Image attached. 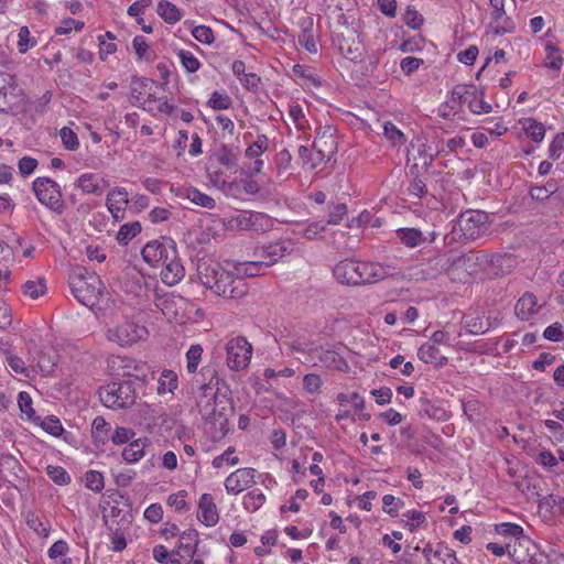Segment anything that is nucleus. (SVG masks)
Returning a JSON list of instances; mask_svg holds the SVG:
<instances>
[{
	"label": "nucleus",
	"mask_w": 564,
	"mask_h": 564,
	"mask_svg": "<svg viewBox=\"0 0 564 564\" xmlns=\"http://www.w3.org/2000/svg\"><path fill=\"white\" fill-rule=\"evenodd\" d=\"M68 285L74 297L91 310L108 295L102 280L82 265H74L69 269Z\"/></svg>",
	"instance_id": "2"
},
{
	"label": "nucleus",
	"mask_w": 564,
	"mask_h": 564,
	"mask_svg": "<svg viewBox=\"0 0 564 564\" xmlns=\"http://www.w3.org/2000/svg\"><path fill=\"white\" fill-rule=\"evenodd\" d=\"M301 32L299 34V43L310 53L317 52V43L314 39L313 28L314 20L312 17H305L300 21Z\"/></svg>",
	"instance_id": "24"
},
{
	"label": "nucleus",
	"mask_w": 564,
	"mask_h": 564,
	"mask_svg": "<svg viewBox=\"0 0 564 564\" xmlns=\"http://www.w3.org/2000/svg\"><path fill=\"white\" fill-rule=\"evenodd\" d=\"M198 509V520L202 521L206 527H213L218 522L219 514L212 495L203 494L200 496Z\"/></svg>",
	"instance_id": "20"
},
{
	"label": "nucleus",
	"mask_w": 564,
	"mask_h": 564,
	"mask_svg": "<svg viewBox=\"0 0 564 564\" xmlns=\"http://www.w3.org/2000/svg\"><path fill=\"white\" fill-rule=\"evenodd\" d=\"M419 358L425 364H433L437 368H442L448 364V359L441 355L437 346L431 343L423 344L417 352Z\"/></svg>",
	"instance_id": "25"
},
{
	"label": "nucleus",
	"mask_w": 564,
	"mask_h": 564,
	"mask_svg": "<svg viewBox=\"0 0 564 564\" xmlns=\"http://www.w3.org/2000/svg\"><path fill=\"white\" fill-rule=\"evenodd\" d=\"M333 42L346 59L354 63L361 62L365 47L355 30L346 29V33L336 34Z\"/></svg>",
	"instance_id": "10"
},
{
	"label": "nucleus",
	"mask_w": 564,
	"mask_h": 564,
	"mask_svg": "<svg viewBox=\"0 0 564 564\" xmlns=\"http://www.w3.org/2000/svg\"><path fill=\"white\" fill-rule=\"evenodd\" d=\"M18 404L22 413L26 414L28 419L34 423H37L41 417L36 415L32 408V399L28 392H20L18 395Z\"/></svg>",
	"instance_id": "43"
},
{
	"label": "nucleus",
	"mask_w": 564,
	"mask_h": 564,
	"mask_svg": "<svg viewBox=\"0 0 564 564\" xmlns=\"http://www.w3.org/2000/svg\"><path fill=\"white\" fill-rule=\"evenodd\" d=\"M195 40L204 44H212L215 40L213 30L207 25H197L192 30Z\"/></svg>",
	"instance_id": "59"
},
{
	"label": "nucleus",
	"mask_w": 564,
	"mask_h": 564,
	"mask_svg": "<svg viewBox=\"0 0 564 564\" xmlns=\"http://www.w3.org/2000/svg\"><path fill=\"white\" fill-rule=\"evenodd\" d=\"M154 82L148 78L133 77L129 100L133 106L142 105V95Z\"/></svg>",
	"instance_id": "34"
},
{
	"label": "nucleus",
	"mask_w": 564,
	"mask_h": 564,
	"mask_svg": "<svg viewBox=\"0 0 564 564\" xmlns=\"http://www.w3.org/2000/svg\"><path fill=\"white\" fill-rule=\"evenodd\" d=\"M269 149V139L265 134H259L245 151V156L250 160L261 159V155Z\"/></svg>",
	"instance_id": "35"
},
{
	"label": "nucleus",
	"mask_w": 564,
	"mask_h": 564,
	"mask_svg": "<svg viewBox=\"0 0 564 564\" xmlns=\"http://www.w3.org/2000/svg\"><path fill=\"white\" fill-rule=\"evenodd\" d=\"M431 564H458L455 551L438 543L434 551V558Z\"/></svg>",
	"instance_id": "38"
},
{
	"label": "nucleus",
	"mask_w": 564,
	"mask_h": 564,
	"mask_svg": "<svg viewBox=\"0 0 564 564\" xmlns=\"http://www.w3.org/2000/svg\"><path fill=\"white\" fill-rule=\"evenodd\" d=\"M311 359L314 365L319 364L327 369L346 371L349 368L345 358L338 351L329 348L318 347L313 349Z\"/></svg>",
	"instance_id": "15"
},
{
	"label": "nucleus",
	"mask_w": 564,
	"mask_h": 564,
	"mask_svg": "<svg viewBox=\"0 0 564 564\" xmlns=\"http://www.w3.org/2000/svg\"><path fill=\"white\" fill-rule=\"evenodd\" d=\"M357 269L361 284L375 283L386 276V269L380 263L358 261Z\"/></svg>",
	"instance_id": "22"
},
{
	"label": "nucleus",
	"mask_w": 564,
	"mask_h": 564,
	"mask_svg": "<svg viewBox=\"0 0 564 564\" xmlns=\"http://www.w3.org/2000/svg\"><path fill=\"white\" fill-rule=\"evenodd\" d=\"M14 261L13 249H0V281L9 279L10 265Z\"/></svg>",
	"instance_id": "48"
},
{
	"label": "nucleus",
	"mask_w": 564,
	"mask_h": 564,
	"mask_svg": "<svg viewBox=\"0 0 564 564\" xmlns=\"http://www.w3.org/2000/svg\"><path fill=\"white\" fill-rule=\"evenodd\" d=\"M322 386V379L316 373H307L303 379V387L308 393H314L319 390Z\"/></svg>",
	"instance_id": "64"
},
{
	"label": "nucleus",
	"mask_w": 564,
	"mask_h": 564,
	"mask_svg": "<svg viewBox=\"0 0 564 564\" xmlns=\"http://www.w3.org/2000/svg\"><path fill=\"white\" fill-rule=\"evenodd\" d=\"M188 301L173 293L164 295H155V306L163 313V315L171 322L183 323L187 317Z\"/></svg>",
	"instance_id": "8"
},
{
	"label": "nucleus",
	"mask_w": 564,
	"mask_h": 564,
	"mask_svg": "<svg viewBox=\"0 0 564 564\" xmlns=\"http://www.w3.org/2000/svg\"><path fill=\"white\" fill-rule=\"evenodd\" d=\"M4 356H6V362L12 371H14L18 375H23L24 377H29L28 368L22 358L13 355L9 350L4 351Z\"/></svg>",
	"instance_id": "50"
},
{
	"label": "nucleus",
	"mask_w": 564,
	"mask_h": 564,
	"mask_svg": "<svg viewBox=\"0 0 564 564\" xmlns=\"http://www.w3.org/2000/svg\"><path fill=\"white\" fill-rule=\"evenodd\" d=\"M144 456V444L141 440L130 442L122 452V458L129 463H135Z\"/></svg>",
	"instance_id": "36"
},
{
	"label": "nucleus",
	"mask_w": 564,
	"mask_h": 564,
	"mask_svg": "<svg viewBox=\"0 0 564 564\" xmlns=\"http://www.w3.org/2000/svg\"><path fill=\"white\" fill-rule=\"evenodd\" d=\"M525 133L532 141L541 142L545 135V128L542 123L530 119L528 126L525 127Z\"/></svg>",
	"instance_id": "58"
},
{
	"label": "nucleus",
	"mask_w": 564,
	"mask_h": 564,
	"mask_svg": "<svg viewBox=\"0 0 564 564\" xmlns=\"http://www.w3.org/2000/svg\"><path fill=\"white\" fill-rule=\"evenodd\" d=\"M147 336V328L131 321H124L107 332V338L121 347L131 346Z\"/></svg>",
	"instance_id": "7"
},
{
	"label": "nucleus",
	"mask_w": 564,
	"mask_h": 564,
	"mask_svg": "<svg viewBox=\"0 0 564 564\" xmlns=\"http://www.w3.org/2000/svg\"><path fill=\"white\" fill-rule=\"evenodd\" d=\"M408 134L390 122V148L395 149L397 155H408Z\"/></svg>",
	"instance_id": "31"
},
{
	"label": "nucleus",
	"mask_w": 564,
	"mask_h": 564,
	"mask_svg": "<svg viewBox=\"0 0 564 564\" xmlns=\"http://www.w3.org/2000/svg\"><path fill=\"white\" fill-rule=\"evenodd\" d=\"M466 330L473 335L484 334L489 329L488 321L479 314H468L463 318Z\"/></svg>",
	"instance_id": "32"
},
{
	"label": "nucleus",
	"mask_w": 564,
	"mask_h": 564,
	"mask_svg": "<svg viewBox=\"0 0 564 564\" xmlns=\"http://www.w3.org/2000/svg\"><path fill=\"white\" fill-rule=\"evenodd\" d=\"M134 436V432L131 429L118 426L111 435V441L116 445L128 443Z\"/></svg>",
	"instance_id": "61"
},
{
	"label": "nucleus",
	"mask_w": 564,
	"mask_h": 564,
	"mask_svg": "<svg viewBox=\"0 0 564 564\" xmlns=\"http://www.w3.org/2000/svg\"><path fill=\"white\" fill-rule=\"evenodd\" d=\"M59 135L65 149L75 151L79 147L77 134L68 127H64L59 131Z\"/></svg>",
	"instance_id": "56"
},
{
	"label": "nucleus",
	"mask_w": 564,
	"mask_h": 564,
	"mask_svg": "<svg viewBox=\"0 0 564 564\" xmlns=\"http://www.w3.org/2000/svg\"><path fill=\"white\" fill-rule=\"evenodd\" d=\"M545 339L551 341H561L564 339V332L562 329V325L560 323H554L547 326L543 333Z\"/></svg>",
	"instance_id": "62"
},
{
	"label": "nucleus",
	"mask_w": 564,
	"mask_h": 564,
	"mask_svg": "<svg viewBox=\"0 0 564 564\" xmlns=\"http://www.w3.org/2000/svg\"><path fill=\"white\" fill-rule=\"evenodd\" d=\"M37 423H40L41 427L46 433L53 436H59L64 432L61 421L53 415L47 416L44 420H40Z\"/></svg>",
	"instance_id": "55"
},
{
	"label": "nucleus",
	"mask_w": 564,
	"mask_h": 564,
	"mask_svg": "<svg viewBox=\"0 0 564 564\" xmlns=\"http://www.w3.org/2000/svg\"><path fill=\"white\" fill-rule=\"evenodd\" d=\"M156 12L170 24L178 22L182 18L180 9L167 0L159 1Z\"/></svg>",
	"instance_id": "33"
},
{
	"label": "nucleus",
	"mask_w": 564,
	"mask_h": 564,
	"mask_svg": "<svg viewBox=\"0 0 564 564\" xmlns=\"http://www.w3.org/2000/svg\"><path fill=\"white\" fill-rule=\"evenodd\" d=\"M400 242L405 247H416L421 243L427 242V239L423 236V234L415 228H399L395 230ZM434 240V234H432V238L429 242Z\"/></svg>",
	"instance_id": "27"
},
{
	"label": "nucleus",
	"mask_w": 564,
	"mask_h": 564,
	"mask_svg": "<svg viewBox=\"0 0 564 564\" xmlns=\"http://www.w3.org/2000/svg\"><path fill=\"white\" fill-rule=\"evenodd\" d=\"M177 56L188 73H195L198 70L200 63L191 52L181 50L177 53Z\"/></svg>",
	"instance_id": "57"
},
{
	"label": "nucleus",
	"mask_w": 564,
	"mask_h": 564,
	"mask_svg": "<svg viewBox=\"0 0 564 564\" xmlns=\"http://www.w3.org/2000/svg\"><path fill=\"white\" fill-rule=\"evenodd\" d=\"M536 551V544L530 538L523 535L511 544L509 556L516 564H538Z\"/></svg>",
	"instance_id": "14"
},
{
	"label": "nucleus",
	"mask_w": 564,
	"mask_h": 564,
	"mask_svg": "<svg viewBox=\"0 0 564 564\" xmlns=\"http://www.w3.org/2000/svg\"><path fill=\"white\" fill-rule=\"evenodd\" d=\"M282 257L283 253H278L276 250L273 252H263L261 259L234 261V268L237 274L245 276H257L262 274L264 270L273 265L278 259Z\"/></svg>",
	"instance_id": "12"
},
{
	"label": "nucleus",
	"mask_w": 564,
	"mask_h": 564,
	"mask_svg": "<svg viewBox=\"0 0 564 564\" xmlns=\"http://www.w3.org/2000/svg\"><path fill=\"white\" fill-rule=\"evenodd\" d=\"M180 536L181 540L178 542L177 550L175 552H172V555L178 554L180 551H183L193 558L195 553L197 552V545L199 542L197 531L194 529H188L181 533Z\"/></svg>",
	"instance_id": "29"
},
{
	"label": "nucleus",
	"mask_w": 564,
	"mask_h": 564,
	"mask_svg": "<svg viewBox=\"0 0 564 564\" xmlns=\"http://www.w3.org/2000/svg\"><path fill=\"white\" fill-rule=\"evenodd\" d=\"M545 51H546L545 66L549 68L558 70L563 64V57L561 55L560 48L557 46H555L554 44H552L551 42H547L545 44Z\"/></svg>",
	"instance_id": "44"
},
{
	"label": "nucleus",
	"mask_w": 564,
	"mask_h": 564,
	"mask_svg": "<svg viewBox=\"0 0 564 564\" xmlns=\"http://www.w3.org/2000/svg\"><path fill=\"white\" fill-rule=\"evenodd\" d=\"M18 85L15 77L9 74V79L4 80L0 89V111L8 112L15 105L18 99Z\"/></svg>",
	"instance_id": "21"
},
{
	"label": "nucleus",
	"mask_w": 564,
	"mask_h": 564,
	"mask_svg": "<svg viewBox=\"0 0 564 564\" xmlns=\"http://www.w3.org/2000/svg\"><path fill=\"white\" fill-rule=\"evenodd\" d=\"M101 403L110 409H127L135 403L137 393L131 380L111 382L98 391Z\"/></svg>",
	"instance_id": "4"
},
{
	"label": "nucleus",
	"mask_w": 564,
	"mask_h": 564,
	"mask_svg": "<svg viewBox=\"0 0 564 564\" xmlns=\"http://www.w3.org/2000/svg\"><path fill=\"white\" fill-rule=\"evenodd\" d=\"M264 501L265 496L259 488H256L243 496V507L250 512L259 510Z\"/></svg>",
	"instance_id": "40"
},
{
	"label": "nucleus",
	"mask_w": 564,
	"mask_h": 564,
	"mask_svg": "<svg viewBox=\"0 0 564 564\" xmlns=\"http://www.w3.org/2000/svg\"><path fill=\"white\" fill-rule=\"evenodd\" d=\"M177 388V375L170 369H165L161 372L159 379L158 393L164 394L166 392L173 393Z\"/></svg>",
	"instance_id": "37"
},
{
	"label": "nucleus",
	"mask_w": 564,
	"mask_h": 564,
	"mask_svg": "<svg viewBox=\"0 0 564 564\" xmlns=\"http://www.w3.org/2000/svg\"><path fill=\"white\" fill-rule=\"evenodd\" d=\"M37 200L58 215L64 213L65 205L62 199L59 185L48 177H37L32 183Z\"/></svg>",
	"instance_id": "6"
},
{
	"label": "nucleus",
	"mask_w": 564,
	"mask_h": 564,
	"mask_svg": "<svg viewBox=\"0 0 564 564\" xmlns=\"http://www.w3.org/2000/svg\"><path fill=\"white\" fill-rule=\"evenodd\" d=\"M200 376L204 382L199 386L196 404L204 421L205 433L213 442H219L230 431L229 420L235 413L234 400L227 392H220V379L215 368L203 367Z\"/></svg>",
	"instance_id": "1"
},
{
	"label": "nucleus",
	"mask_w": 564,
	"mask_h": 564,
	"mask_svg": "<svg viewBox=\"0 0 564 564\" xmlns=\"http://www.w3.org/2000/svg\"><path fill=\"white\" fill-rule=\"evenodd\" d=\"M384 219L382 217H376L368 210H364L359 216L352 218L348 224L350 229L364 228V231L368 228H379L383 225Z\"/></svg>",
	"instance_id": "30"
},
{
	"label": "nucleus",
	"mask_w": 564,
	"mask_h": 564,
	"mask_svg": "<svg viewBox=\"0 0 564 564\" xmlns=\"http://www.w3.org/2000/svg\"><path fill=\"white\" fill-rule=\"evenodd\" d=\"M538 301L532 293H524L517 302L514 312L522 319L528 321L536 312Z\"/></svg>",
	"instance_id": "26"
},
{
	"label": "nucleus",
	"mask_w": 564,
	"mask_h": 564,
	"mask_svg": "<svg viewBox=\"0 0 564 564\" xmlns=\"http://www.w3.org/2000/svg\"><path fill=\"white\" fill-rule=\"evenodd\" d=\"M161 264V280L164 284L173 286L185 276V269L177 256V249H170Z\"/></svg>",
	"instance_id": "13"
},
{
	"label": "nucleus",
	"mask_w": 564,
	"mask_h": 564,
	"mask_svg": "<svg viewBox=\"0 0 564 564\" xmlns=\"http://www.w3.org/2000/svg\"><path fill=\"white\" fill-rule=\"evenodd\" d=\"M46 292V284L44 279L37 281H26L22 285V293L25 296H30L32 300H36Z\"/></svg>",
	"instance_id": "42"
},
{
	"label": "nucleus",
	"mask_w": 564,
	"mask_h": 564,
	"mask_svg": "<svg viewBox=\"0 0 564 564\" xmlns=\"http://www.w3.org/2000/svg\"><path fill=\"white\" fill-rule=\"evenodd\" d=\"M496 532L502 536H513L516 540L523 536V528L516 523L502 522L496 525Z\"/></svg>",
	"instance_id": "51"
},
{
	"label": "nucleus",
	"mask_w": 564,
	"mask_h": 564,
	"mask_svg": "<svg viewBox=\"0 0 564 564\" xmlns=\"http://www.w3.org/2000/svg\"><path fill=\"white\" fill-rule=\"evenodd\" d=\"M358 261L345 259L339 261L333 269V274L338 282L347 285H359L361 280L358 276Z\"/></svg>",
	"instance_id": "17"
},
{
	"label": "nucleus",
	"mask_w": 564,
	"mask_h": 564,
	"mask_svg": "<svg viewBox=\"0 0 564 564\" xmlns=\"http://www.w3.org/2000/svg\"><path fill=\"white\" fill-rule=\"evenodd\" d=\"M476 93H477V90L475 88H473L470 95L474 98L468 101L469 110L476 115L489 113L492 109L491 105L484 100L482 91L480 93V98H477Z\"/></svg>",
	"instance_id": "46"
},
{
	"label": "nucleus",
	"mask_w": 564,
	"mask_h": 564,
	"mask_svg": "<svg viewBox=\"0 0 564 564\" xmlns=\"http://www.w3.org/2000/svg\"><path fill=\"white\" fill-rule=\"evenodd\" d=\"M85 485L88 489L100 492L105 487L102 474L97 470L87 471L85 475Z\"/></svg>",
	"instance_id": "53"
},
{
	"label": "nucleus",
	"mask_w": 564,
	"mask_h": 564,
	"mask_svg": "<svg viewBox=\"0 0 564 564\" xmlns=\"http://www.w3.org/2000/svg\"><path fill=\"white\" fill-rule=\"evenodd\" d=\"M488 215L481 210H466L462 213L453 227V239L467 243L479 238L487 229Z\"/></svg>",
	"instance_id": "3"
},
{
	"label": "nucleus",
	"mask_w": 564,
	"mask_h": 564,
	"mask_svg": "<svg viewBox=\"0 0 564 564\" xmlns=\"http://www.w3.org/2000/svg\"><path fill=\"white\" fill-rule=\"evenodd\" d=\"M170 249H140L143 261L151 268H159L163 263Z\"/></svg>",
	"instance_id": "39"
},
{
	"label": "nucleus",
	"mask_w": 564,
	"mask_h": 564,
	"mask_svg": "<svg viewBox=\"0 0 564 564\" xmlns=\"http://www.w3.org/2000/svg\"><path fill=\"white\" fill-rule=\"evenodd\" d=\"M203 348L200 345H192L186 352L187 371L194 373L197 370L202 359Z\"/></svg>",
	"instance_id": "52"
},
{
	"label": "nucleus",
	"mask_w": 564,
	"mask_h": 564,
	"mask_svg": "<svg viewBox=\"0 0 564 564\" xmlns=\"http://www.w3.org/2000/svg\"><path fill=\"white\" fill-rule=\"evenodd\" d=\"M101 178L94 173H84L76 181V187H78L83 193L86 194H95L101 195L102 187L100 185Z\"/></svg>",
	"instance_id": "28"
},
{
	"label": "nucleus",
	"mask_w": 564,
	"mask_h": 564,
	"mask_svg": "<svg viewBox=\"0 0 564 564\" xmlns=\"http://www.w3.org/2000/svg\"><path fill=\"white\" fill-rule=\"evenodd\" d=\"M47 476L59 486H65L70 482V476L68 473L61 466L48 465L46 467Z\"/></svg>",
	"instance_id": "49"
},
{
	"label": "nucleus",
	"mask_w": 564,
	"mask_h": 564,
	"mask_svg": "<svg viewBox=\"0 0 564 564\" xmlns=\"http://www.w3.org/2000/svg\"><path fill=\"white\" fill-rule=\"evenodd\" d=\"M187 197L193 202L194 204L213 209L216 206V202L213 197H210L207 194H204L199 192L197 188H189L187 191Z\"/></svg>",
	"instance_id": "45"
},
{
	"label": "nucleus",
	"mask_w": 564,
	"mask_h": 564,
	"mask_svg": "<svg viewBox=\"0 0 564 564\" xmlns=\"http://www.w3.org/2000/svg\"><path fill=\"white\" fill-rule=\"evenodd\" d=\"M337 147L336 130L333 127L326 126L317 132L313 149L319 163L329 161L337 152Z\"/></svg>",
	"instance_id": "11"
},
{
	"label": "nucleus",
	"mask_w": 564,
	"mask_h": 564,
	"mask_svg": "<svg viewBox=\"0 0 564 564\" xmlns=\"http://www.w3.org/2000/svg\"><path fill=\"white\" fill-rule=\"evenodd\" d=\"M216 275V280L212 283V280L204 281V285L214 291L215 294L227 297V295H231L229 292L231 283L235 282L234 275L226 270H218L214 272Z\"/></svg>",
	"instance_id": "23"
},
{
	"label": "nucleus",
	"mask_w": 564,
	"mask_h": 564,
	"mask_svg": "<svg viewBox=\"0 0 564 564\" xmlns=\"http://www.w3.org/2000/svg\"><path fill=\"white\" fill-rule=\"evenodd\" d=\"M254 468H239L236 471L231 473L225 480V488L230 495H238L243 491L246 488L251 487L256 480Z\"/></svg>",
	"instance_id": "16"
},
{
	"label": "nucleus",
	"mask_w": 564,
	"mask_h": 564,
	"mask_svg": "<svg viewBox=\"0 0 564 564\" xmlns=\"http://www.w3.org/2000/svg\"><path fill=\"white\" fill-rule=\"evenodd\" d=\"M141 224L139 221H132L124 224L120 227L117 234V240L121 245H128V242L141 232Z\"/></svg>",
	"instance_id": "41"
},
{
	"label": "nucleus",
	"mask_w": 564,
	"mask_h": 564,
	"mask_svg": "<svg viewBox=\"0 0 564 564\" xmlns=\"http://www.w3.org/2000/svg\"><path fill=\"white\" fill-rule=\"evenodd\" d=\"M224 270L219 263L209 264L204 259H199L197 263V272L200 276L202 282L212 280V283L217 279L215 271Z\"/></svg>",
	"instance_id": "47"
},
{
	"label": "nucleus",
	"mask_w": 564,
	"mask_h": 564,
	"mask_svg": "<svg viewBox=\"0 0 564 564\" xmlns=\"http://www.w3.org/2000/svg\"><path fill=\"white\" fill-rule=\"evenodd\" d=\"M208 105L215 110H225L231 106V99L227 94L214 91Z\"/></svg>",
	"instance_id": "60"
},
{
	"label": "nucleus",
	"mask_w": 564,
	"mask_h": 564,
	"mask_svg": "<svg viewBox=\"0 0 564 564\" xmlns=\"http://www.w3.org/2000/svg\"><path fill=\"white\" fill-rule=\"evenodd\" d=\"M18 36V48L19 52L22 54L26 53L36 44V41L34 37L31 36V32L28 26L20 28Z\"/></svg>",
	"instance_id": "54"
},
{
	"label": "nucleus",
	"mask_w": 564,
	"mask_h": 564,
	"mask_svg": "<svg viewBox=\"0 0 564 564\" xmlns=\"http://www.w3.org/2000/svg\"><path fill=\"white\" fill-rule=\"evenodd\" d=\"M470 253L468 259H475L480 269L492 276L511 272L517 263L516 258L507 252L470 251Z\"/></svg>",
	"instance_id": "5"
},
{
	"label": "nucleus",
	"mask_w": 564,
	"mask_h": 564,
	"mask_svg": "<svg viewBox=\"0 0 564 564\" xmlns=\"http://www.w3.org/2000/svg\"><path fill=\"white\" fill-rule=\"evenodd\" d=\"M564 152V133L557 134L551 142L549 155L552 160H557Z\"/></svg>",
	"instance_id": "63"
},
{
	"label": "nucleus",
	"mask_w": 564,
	"mask_h": 564,
	"mask_svg": "<svg viewBox=\"0 0 564 564\" xmlns=\"http://www.w3.org/2000/svg\"><path fill=\"white\" fill-rule=\"evenodd\" d=\"M129 203L128 192L123 187H116L107 195L106 205L115 219H122Z\"/></svg>",
	"instance_id": "18"
},
{
	"label": "nucleus",
	"mask_w": 564,
	"mask_h": 564,
	"mask_svg": "<svg viewBox=\"0 0 564 564\" xmlns=\"http://www.w3.org/2000/svg\"><path fill=\"white\" fill-rule=\"evenodd\" d=\"M216 161L227 171L237 173L239 169L240 149L238 147L220 144L215 152Z\"/></svg>",
	"instance_id": "19"
},
{
	"label": "nucleus",
	"mask_w": 564,
	"mask_h": 564,
	"mask_svg": "<svg viewBox=\"0 0 564 564\" xmlns=\"http://www.w3.org/2000/svg\"><path fill=\"white\" fill-rule=\"evenodd\" d=\"M226 362L231 370L239 371L249 365L252 356V346L245 337L238 336L230 339L226 345Z\"/></svg>",
	"instance_id": "9"
}]
</instances>
